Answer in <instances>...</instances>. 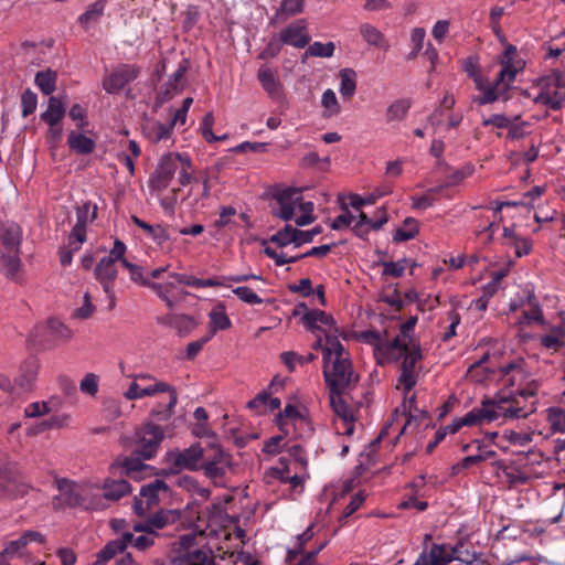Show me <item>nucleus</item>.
I'll use <instances>...</instances> for the list:
<instances>
[{
  "label": "nucleus",
  "mask_w": 565,
  "mask_h": 565,
  "mask_svg": "<svg viewBox=\"0 0 565 565\" xmlns=\"http://www.w3.org/2000/svg\"><path fill=\"white\" fill-rule=\"evenodd\" d=\"M323 377L329 392L345 393L359 382L349 352L337 335L327 334L323 348Z\"/></svg>",
  "instance_id": "1"
},
{
  "label": "nucleus",
  "mask_w": 565,
  "mask_h": 565,
  "mask_svg": "<svg viewBox=\"0 0 565 565\" xmlns=\"http://www.w3.org/2000/svg\"><path fill=\"white\" fill-rule=\"evenodd\" d=\"M192 168V160L186 153L169 152L163 154L159 163L149 178V186L153 191L161 192L166 190L172 181L175 173H178V182L184 186L193 180L190 170Z\"/></svg>",
  "instance_id": "2"
},
{
  "label": "nucleus",
  "mask_w": 565,
  "mask_h": 565,
  "mask_svg": "<svg viewBox=\"0 0 565 565\" xmlns=\"http://www.w3.org/2000/svg\"><path fill=\"white\" fill-rule=\"evenodd\" d=\"M486 407V420L488 423L502 419L526 418L536 411V401L522 402L513 395L498 394L493 399L483 401Z\"/></svg>",
  "instance_id": "3"
},
{
  "label": "nucleus",
  "mask_w": 565,
  "mask_h": 565,
  "mask_svg": "<svg viewBox=\"0 0 565 565\" xmlns=\"http://www.w3.org/2000/svg\"><path fill=\"white\" fill-rule=\"evenodd\" d=\"M500 373L502 385L511 388L514 396H518L522 402H537L536 394L540 383L530 377L523 359H518L500 366Z\"/></svg>",
  "instance_id": "4"
},
{
  "label": "nucleus",
  "mask_w": 565,
  "mask_h": 565,
  "mask_svg": "<svg viewBox=\"0 0 565 565\" xmlns=\"http://www.w3.org/2000/svg\"><path fill=\"white\" fill-rule=\"evenodd\" d=\"M157 537L147 531L122 532L120 536L109 541L97 554L95 565H105L108 561L114 558L117 554L124 553L130 546L138 552H146L154 546Z\"/></svg>",
  "instance_id": "5"
},
{
  "label": "nucleus",
  "mask_w": 565,
  "mask_h": 565,
  "mask_svg": "<svg viewBox=\"0 0 565 565\" xmlns=\"http://www.w3.org/2000/svg\"><path fill=\"white\" fill-rule=\"evenodd\" d=\"M159 393H168L169 402L166 407L158 404L152 408L150 415L158 420H168L173 415L174 407L178 404L177 390L170 384L161 381H154V383L141 386L137 381H134L124 393V396L128 401H135L146 396H153Z\"/></svg>",
  "instance_id": "6"
},
{
  "label": "nucleus",
  "mask_w": 565,
  "mask_h": 565,
  "mask_svg": "<svg viewBox=\"0 0 565 565\" xmlns=\"http://www.w3.org/2000/svg\"><path fill=\"white\" fill-rule=\"evenodd\" d=\"M402 359L399 366L401 374L397 380V388H402L405 394L412 391L417 382L416 364L423 359L422 349L418 342H411L406 350H401L395 359L390 362H396Z\"/></svg>",
  "instance_id": "7"
},
{
  "label": "nucleus",
  "mask_w": 565,
  "mask_h": 565,
  "mask_svg": "<svg viewBox=\"0 0 565 565\" xmlns=\"http://www.w3.org/2000/svg\"><path fill=\"white\" fill-rule=\"evenodd\" d=\"M164 438L161 426L153 423L145 424L136 434V452L142 459H151Z\"/></svg>",
  "instance_id": "8"
},
{
  "label": "nucleus",
  "mask_w": 565,
  "mask_h": 565,
  "mask_svg": "<svg viewBox=\"0 0 565 565\" xmlns=\"http://www.w3.org/2000/svg\"><path fill=\"white\" fill-rule=\"evenodd\" d=\"M361 339L373 347L374 358L377 364L384 365L399 354V340L383 339L375 330H367L361 333Z\"/></svg>",
  "instance_id": "9"
},
{
  "label": "nucleus",
  "mask_w": 565,
  "mask_h": 565,
  "mask_svg": "<svg viewBox=\"0 0 565 565\" xmlns=\"http://www.w3.org/2000/svg\"><path fill=\"white\" fill-rule=\"evenodd\" d=\"M231 466V455L225 452L220 446H213L210 450L204 451L201 469L207 478L215 481L223 478Z\"/></svg>",
  "instance_id": "10"
},
{
  "label": "nucleus",
  "mask_w": 565,
  "mask_h": 565,
  "mask_svg": "<svg viewBox=\"0 0 565 565\" xmlns=\"http://www.w3.org/2000/svg\"><path fill=\"white\" fill-rule=\"evenodd\" d=\"M273 199L277 203V207L273 210L275 216L282 221H291L295 216V209L302 200V190L299 188H285L276 190Z\"/></svg>",
  "instance_id": "11"
},
{
  "label": "nucleus",
  "mask_w": 565,
  "mask_h": 565,
  "mask_svg": "<svg viewBox=\"0 0 565 565\" xmlns=\"http://www.w3.org/2000/svg\"><path fill=\"white\" fill-rule=\"evenodd\" d=\"M204 451L201 445L196 443L183 450L170 451L168 456L175 471L183 469L196 471L201 469Z\"/></svg>",
  "instance_id": "12"
},
{
  "label": "nucleus",
  "mask_w": 565,
  "mask_h": 565,
  "mask_svg": "<svg viewBox=\"0 0 565 565\" xmlns=\"http://www.w3.org/2000/svg\"><path fill=\"white\" fill-rule=\"evenodd\" d=\"M140 74V67L132 64H119L103 79V88L108 94L118 93Z\"/></svg>",
  "instance_id": "13"
},
{
  "label": "nucleus",
  "mask_w": 565,
  "mask_h": 565,
  "mask_svg": "<svg viewBox=\"0 0 565 565\" xmlns=\"http://www.w3.org/2000/svg\"><path fill=\"white\" fill-rule=\"evenodd\" d=\"M330 405L337 415L334 426L338 434L351 436L354 433V416L352 409L344 402L342 394L329 392Z\"/></svg>",
  "instance_id": "14"
},
{
  "label": "nucleus",
  "mask_w": 565,
  "mask_h": 565,
  "mask_svg": "<svg viewBox=\"0 0 565 565\" xmlns=\"http://www.w3.org/2000/svg\"><path fill=\"white\" fill-rule=\"evenodd\" d=\"M179 519V513L174 510H159L152 515H149L142 521L132 524L134 531H149L157 539L161 537L160 531L175 523Z\"/></svg>",
  "instance_id": "15"
},
{
  "label": "nucleus",
  "mask_w": 565,
  "mask_h": 565,
  "mask_svg": "<svg viewBox=\"0 0 565 565\" xmlns=\"http://www.w3.org/2000/svg\"><path fill=\"white\" fill-rule=\"evenodd\" d=\"M191 66L190 60L183 57L179 64L178 68L171 75L170 79L163 84L158 93V100L160 103H166L170 100L173 96L181 93L186 86L185 74Z\"/></svg>",
  "instance_id": "16"
},
{
  "label": "nucleus",
  "mask_w": 565,
  "mask_h": 565,
  "mask_svg": "<svg viewBox=\"0 0 565 565\" xmlns=\"http://www.w3.org/2000/svg\"><path fill=\"white\" fill-rule=\"evenodd\" d=\"M102 489L103 497L95 498L89 508L94 510H102L105 508L103 504V499L109 501H118L122 497L129 494L132 490L130 483L127 480L122 478L115 479L113 477H108L104 480Z\"/></svg>",
  "instance_id": "17"
},
{
  "label": "nucleus",
  "mask_w": 565,
  "mask_h": 565,
  "mask_svg": "<svg viewBox=\"0 0 565 565\" xmlns=\"http://www.w3.org/2000/svg\"><path fill=\"white\" fill-rule=\"evenodd\" d=\"M55 483L60 492L53 499V504L56 509L76 508L84 504L79 487L75 482L61 478L56 479Z\"/></svg>",
  "instance_id": "18"
},
{
  "label": "nucleus",
  "mask_w": 565,
  "mask_h": 565,
  "mask_svg": "<svg viewBox=\"0 0 565 565\" xmlns=\"http://www.w3.org/2000/svg\"><path fill=\"white\" fill-rule=\"evenodd\" d=\"M302 324L310 331H321L327 339V334L337 335L338 328L333 317L322 310L312 309L301 318Z\"/></svg>",
  "instance_id": "19"
},
{
  "label": "nucleus",
  "mask_w": 565,
  "mask_h": 565,
  "mask_svg": "<svg viewBox=\"0 0 565 565\" xmlns=\"http://www.w3.org/2000/svg\"><path fill=\"white\" fill-rule=\"evenodd\" d=\"M97 205L89 201L76 207V223L70 233V235H72L76 239V242H86V227L88 224L93 223L97 218Z\"/></svg>",
  "instance_id": "20"
},
{
  "label": "nucleus",
  "mask_w": 565,
  "mask_h": 565,
  "mask_svg": "<svg viewBox=\"0 0 565 565\" xmlns=\"http://www.w3.org/2000/svg\"><path fill=\"white\" fill-rule=\"evenodd\" d=\"M500 63L502 68L498 73L499 82H508L509 84L515 79L516 74L525 66V62L518 57L516 47L512 44L505 46Z\"/></svg>",
  "instance_id": "21"
},
{
  "label": "nucleus",
  "mask_w": 565,
  "mask_h": 565,
  "mask_svg": "<svg viewBox=\"0 0 565 565\" xmlns=\"http://www.w3.org/2000/svg\"><path fill=\"white\" fill-rule=\"evenodd\" d=\"M95 278L103 286L104 291L110 298V308L115 305L113 291L114 282L117 278L116 263L111 258L103 257L95 267Z\"/></svg>",
  "instance_id": "22"
},
{
  "label": "nucleus",
  "mask_w": 565,
  "mask_h": 565,
  "mask_svg": "<svg viewBox=\"0 0 565 565\" xmlns=\"http://www.w3.org/2000/svg\"><path fill=\"white\" fill-rule=\"evenodd\" d=\"M40 369L39 360L35 356L25 359L14 379L17 390L20 392H30L34 388Z\"/></svg>",
  "instance_id": "23"
},
{
  "label": "nucleus",
  "mask_w": 565,
  "mask_h": 565,
  "mask_svg": "<svg viewBox=\"0 0 565 565\" xmlns=\"http://www.w3.org/2000/svg\"><path fill=\"white\" fill-rule=\"evenodd\" d=\"M279 36L284 44L291 45L297 49H303L311 40L307 32V24L303 19L288 24L280 31Z\"/></svg>",
  "instance_id": "24"
},
{
  "label": "nucleus",
  "mask_w": 565,
  "mask_h": 565,
  "mask_svg": "<svg viewBox=\"0 0 565 565\" xmlns=\"http://www.w3.org/2000/svg\"><path fill=\"white\" fill-rule=\"evenodd\" d=\"M460 558L454 553H448L446 544H431L429 551L424 550L417 557L414 565H448Z\"/></svg>",
  "instance_id": "25"
},
{
  "label": "nucleus",
  "mask_w": 565,
  "mask_h": 565,
  "mask_svg": "<svg viewBox=\"0 0 565 565\" xmlns=\"http://www.w3.org/2000/svg\"><path fill=\"white\" fill-rule=\"evenodd\" d=\"M477 88L482 92V95L473 98V102L478 105L492 104L503 95L509 87L508 82H499V76L494 79L492 85L484 86L481 79L476 81Z\"/></svg>",
  "instance_id": "26"
},
{
  "label": "nucleus",
  "mask_w": 565,
  "mask_h": 565,
  "mask_svg": "<svg viewBox=\"0 0 565 565\" xmlns=\"http://www.w3.org/2000/svg\"><path fill=\"white\" fill-rule=\"evenodd\" d=\"M540 85L541 92L534 98L535 104L548 106L553 110L561 109L565 102V92L554 88L553 85H546V83L540 82Z\"/></svg>",
  "instance_id": "27"
},
{
  "label": "nucleus",
  "mask_w": 565,
  "mask_h": 565,
  "mask_svg": "<svg viewBox=\"0 0 565 565\" xmlns=\"http://www.w3.org/2000/svg\"><path fill=\"white\" fill-rule=\"evenodd\" d=\"M0 241L8 252H20L21 227L14 222L0 223Z\"/></svg>",
  "instance_id": "28"
},
{
  "label": "nucleus",
  "mask_w": 565,
  "mask_h": 565,
  "mask_svg": "<svg viewBox=\"0 0 565 565\" xmlns=\"http://www.w3.org/2000/svg\"><path fill=\"white\" fill-rule=\"evenodd\" d=\"M257 78L264 88V90L268 94V96L273 99H278L281 96V85L279 79L277 78L275 72L267 65L264 64L258 68Z\"/></svg>",
  "instance_id": "29"
},
{
  "label": "nucleus",
  "mask_w": 565,
  "mask_h": 565,
  "mask_svg": "<svg viewBox=\"0 0 565 565\" xmlns=\"http://www.w3.org/2000/svg\"><path fill=\"white\" fill-rule=\"evenodd\" d=\"M142 468H145V465L139 457H118L110 466V473L113 476H130Z\"/></svg>",
  "instance_id": "30"
},
{
  "label": "nucleus",
  "mask_w": 565,
  "mask_h": 565,
  "mask_svg": "<svg viewBox=\"0 0 565 565\" xmlns=\"http://www.w3.org/2000/svg\"><path fill=\"white\" fill-rule=\"evenodd\" d=\"M209 318L210 330L206 335L210 337V339H212L217 331L227 330L232 326V322L228 316L226 315L224 307L221 305L214 307L211 310V312L209 313Z\"/></svg>",
  "instance_id": "31"
},
{
  "label": "nucleus",
  "mask_w": 565,
  "mask_h": 565,
  "mask_svg": "<svg viewBox=\"0 0 565 565\" xmlns=\"http://www.w3.org/2000/svg\"><path fill=\"white\" fill-rule=\"evenodd\" d=\"M359 30L362 39L367 44L379 47L383 51H388L390 44L386 41L384 34L377 28L370 23H362Z\"/></svg>",
  "instance_id": "32"
},
{
  "label": "nucleus",
  "mask_w": 565,
  "mask_h": 565,
  "mask_svg": "<svg viewBox=\"0 0 565 565\" xmlns=\"http://www.w3.org/2000/svg\"><path fill=\"white\" fill-rule=\"evenodd\" d=\"M163 323L175 329L180 335L189 334L195 327V320L186 315L169 313L163 318Z\"/></svg>",
  "instance_id": "33"
},
{
  "label": "nucleus",
  "mask_w": 565,
  "mask_h": 565,
  "mask_svg": "<svg viewBox=\"0 0 565 565\" xmlns=\"http://www.w3.org/2000/svg\"><path fill=\"white\" fill-rule=\"evenodd\" d=\"M411 107L412 100L409 98H398L392 102L385 110V121L391 124L404 120L407 117Z\"/></svg>",
  "instance_id": "34"
},
{
  "label": "nucleus",
  "mask_w": 565,
  "mask_h": 565,
  "mask_svg": "<svg viewBox=\"0 0 565 565\" xmlns=\"http://www.w3.org/2000/svg\"><path fill=\"white\" fill-rule=\"evenodd\" d=\"M194 531L200 535H215L217 533V516L212 515L209 508L202 510L194 523Z\"/></svg>",
  "instance_id": "35"
},
{
  "label": "nucleus",
  "mask_w": 565,
  "mask_h": 565,
  "mask_svg": "<svg viewBox=\"0 0 565 565\" xmlns=\"http://www.w3.org/2000/svg\"><path fill=\"white\" fill-rule=\"evenodd\" d=\"M19 254L20 252L0 253V271L11 280H17L22 266Z\"/></svg>",
  "instance_id": "36"
},
{
  "label": "nucleus",
  "mask_w": 565,
  "mask_h": 565,
  "mask_svg": "<svg viewBox=\"0 0 565 565\" xmlns=\"http://www.w3.org/2000/svg\"><path fill=\"white\" fill-rule=\"evenodd\" d=\"M64 105L57 97L51 96L49 98L46 110L41 114V119L49 126H56L64 118Z\"/></svg>",
  "instance_id": "37"
},
{
  "label": "nucleus",
  "mask_w": 565,
  "mask_h": 565,
  "mask_svg": "<svg viewBox=\"0 0 565 565\" xmlns=\"http://www.w3.org/2000/svg\"><path fill=\"white\" fill-rule=\"evenodd\" d=\"M67 145L71 150L78 154H89L95 150V141L83 134L71 131L67 137Z\"/></svg>",
  "instance_id": "38"
},
{
  "label": "nucleus",
  "mask_w": 565,
  "mask_h": 565,
  "mask_svg": "<svg viewBox=\"0 0 565 565\" xmlns=\"http://www.w3.org/2000/svg\"><path fill=\"white\" fill-rule=\"evenodd\" d=\"M28 491L29 487L26 484L19 486L17 491L13 489L4 459L0 456V495H23Z\"/></svg>",
  "instance_id": "39"
},
{
  "label": "nucleus",
  "mask_w": 565,
  "mask_h": 565,
  "mask_svg": "<svg viewBox=\"0 0 565 565\" xmlns=\"http://www.w3.org/2000/svg\"><path fill=\"white\" fill-rule=\"evenodd\" d=\"M160 491H168V484L163 480L154 479L141 487L139 495L145 499L148 507L152 508L159 501Z\"/></svg>",
  "instance_id": "40"
},
{
  "label": "nucleus",
  "mask_w": 565,
  "mask_h": 565,
  "mask_svg": "<svg viewBox=\"0 0 565 565\" xmlns=\"http://www.w3.org/2000/svg\"><path fill=\"white\" fill-rule=\"evenodd\" d=\"M305 9V0H282L276 10L273 21L285 22L288 18L301 13Z\"/></svg>",
  "instance_id": "41"
},
{
  "label": "nucleus",
  "mask_w": 565,
  "mask_h": 565,
  "mask_svg": "<svg viewBox=\"0 0 565 565\" xmlns=\"http://www.w3.org/2000/svg\"><path fill=\"white\" fill-rule=\"evenodd\" d=\"M502 477L508 483L509 488L526 484L530 480V476L526 471L520 469L514 465H500Z\"/></svg>",
  "instance_id": "42"
},
{
  "label": "nucleus",
  "mask_w": 565,
  "mask_h": 565,
  "mask_svg": "<svg viewBox=\"0 0 565 565\" xmlns=\"http://www.w3.org/2000/svg\"><path fill=\"white\" fill-rule=\"evenodd\" d=\"M392 192V186L388 184H385L381 188L375 189L372 193H370L367 196L362 198L359 194H350V205L353 209H361L364 205H371L374 204L380 198L387 195Z\"/></svg>",
  "instance_id": "43"
},
{
  "label": "nucleus",
  "mask_w": 565,
  "mask_h": 565,
  "mask_svg": "<svg viewBox=\"0 0 565 565\" xmlns=\"http://www.w3.org/2000/svg\"><path fill=\"white\" fill-rule=\"evenodd\" d=\"M105 7V0H97L89 4L86 11L78 17L79 24L87 29L89 24L97 23L104 14Z\"/></svg>",
  "instance_id": "44"
},
{
  "label": "nucleus",
  "mask_w": 565,
  "mask_h": 565,
  "mask_svg": "<svg viewBox=\"0 0 565 565\" xmlns=\"http://www.w3.org/2000/svg\"><path fill=\"white\" fill-rule=\"evenodd\" d=\"M131 221L138 227L142 228L159 245H162L170 239V235L168 234L167 230L160 225H150L136 215L131 216Z\"/></svg>",
  "instance_id": "45"
},
{
  "label": "nucleus",
  "mask_w": 565,
  "mask_h": 565,
  "mask_svg": "<svg viewBox=\"0 0 565 565\" xmlns=\"http://www.w3.org/2000/svg\"><path fill=\"white\" fill-rule=\"evenodd\" d=\"M303 417L295 405L287 404L282 412H280L276 418L277 425L281 431L288 434V423L296 424L302 422Z\"/></svg>",
  "instance_id": "46"
},
{
  "label": "nucleus",
  "mask_w": 565,
  "mask_h": 565,
  "mask_svg": "<svg viewBox=\"0 0 565 565\" xmlns=\"http://www.w3.org/2000/svg\"><path fill=\"white\" fill-rule=\"evenodd\" d=\"M356 90V73L352 68L340 71L339 92L343 97L351 98Z\"/></svg>",
  "instance_id": "47"
},
{
  "label": "nucleus",
  "mask_w": 565,
  "mask_h": 565,
  "mask_svg": "<svg viewBox=\"0 0 565 565\" xmlns=\"http://www.w3.org/2000/svg\"><path fill=\"white\" fill-rule=\"evenodd\" d=\"M56 72L47 68L38 72L34 82L44 95H51L56 88Z\"/></svg>",
  "instance_id": "48"
},
{
  "label": "nucleus",
  "mask_w": 565,
  "mask_h": 565,
  "mask_svg": "<svg viewBox=\"0 0 565 565\" xmlns=\"http://www.w3.org/2000/svg\"><path fill=\"white\" fill-rule=\"evenodd\" d=\"M317 359V354L315 353H308L306 355H300L294 351H287L282 352L280 354L281 362L286 365V367L289 370V372H294L296 369V365H305L308 364Z\"/></svg>",
  "instance_id": "49"
},
{
  "label": "nucleus",
  "mask_w": 565,
  "mask_h": 565,
  "mask_svg": "<svg viewBox=\"0 0 565 565\" xmlns=\"http://www.w3.org/2000/svg\"><path fill=\"white\" fill-rule=\"evenodd\" d=\"M270 242L280 247L287 246L289 244H295L296 247H299L297 228L287 224L284 228L270 237Z\"/></svg>",
  "instance_id": "50"
},
{
  "label": "nucleus",
  "mask_w": 565,
  "mask_h": 565,
  "mask_svg": "<svg viewBox=\"0 0 565 565\" xmlns=\"http://www.w3.org/2000/svg\"><path fill=\"white\" fill-rule=\"evenodd\" d=\"M418 234V224L417 221L413 217H406L404 221V226L398 227L393 236V241L395 243H402L409 239H413Z\"/></svg>",
  "instance_id": "51"
},
{
  "label": "nucleus",
  "mask_w": 565,
  "mask_h": 565,
  "mask_svg": "<svg viewBox=\"0 0 565 565\" xmlns=\"http://www.w3.org/2000/svg\"><path fill=\"white\" fill-rule=\"evenodd\" d=\"M534 298L535 297L533 295H529L527 301L530 309L522 311V316L518 320L519 324H531L532 322L542 323L544 321L541 307L536 302L532 301Z\"/></svg>",
  "instance_id": "52"
},
{
  "label": "nucleus",
  "mask_w": 565,
  "mask_h": 565,
  "mask_svg": "<svg viewBox=\"0 0 565 565\" xmlns=\"http://www.w3.org/2000/svg\"><path fill=\"white\" fill-rule=\"evenodd\" d=\"M281 402L278 397H271L268 393H259L255 398L247 403L248 408L259 409L260 407L276 411L280 407Z\"/></svg>",
  "instance_id": "53"
},
{
  "label": "nucleus",
  "mask_w": 565,
  "mask_h": 565,
  "mask_svg": "<svg viewBox=\"0 0 565 565\" xmlns=\"http://www.w3.org/2000/svg\"><path fill=\"white\" fill-rule=\"evenodd\" d=\"M83 244L84 243L76 242L72 235H68L67 244L58 249L60 263L63 267L72 264L74 253L78 252Z\"/></svg>",
  "instance_id": "54"
},
{
  "label": "nucleus",
  "mask_w": 565,
  "mask_h": 565,
  "mask_svg": "<svg viewBox=\"0 0 565 565\" xmlns=\"http://www.w3.org/2000/svg\"><path fill=\"white\" fill-rule=\"evenodd\" d=\"M147 130L149 139L157 143L171 137L173 124L152 122L147 127Z\"/></svg>",
  "instance_id": "55"
},
{
  "label": "nucleus",
  "mask_w": 565,
  "mask_h": 565,
  "mask_svg": "<svg viewBox=\"0 0 565 565\" xmlns=\"http://www.w3.org/2000/svg\"><path fill=\"white\" fill-rule=\"evenodd\" d=\"M417 322V317L408 318L404 323L399 327V333L393 340H399V352L401 350H406V345L411 344V342H417L411 337V332L414 330Z\"/></svg>",
  "instance_id": "56"
},
{
  "label": "nucleus",
  "mask_w": 565,
  "mask_h": 565,
  "mask_svg": "<svg viewBox=\"0 0 565 565\" xmlns=\"http://www.w3.org/2000/svg\"><path fill=\"white\" fill-rule=\"evenodd\" d=\"M547 422L553 431L565 433V411L561 407L547 409Z\"/></svg>",
  "instance_id": "57"
},
{
  "label": "nucleus",
  "mask_w": 565,
  "mask_h": 565,
  "mask_svg": "<svg viewBox=\"0 0 565 565\" xmlns=\"http://www.w3.org/2000/svg\"><path fill=\"white\" fill-rule=\"evenodd\" d=\"M334 49L335 46L333 42H313L308 46L306 55L318 57H331L334 53Z\"/></svg>",
  "instance_id": "58"
},
{
  "label": "nucleus",
  "mask_w": 565,
  "mask_h": 565,
  "mask_svg": "<svg viewBox=\"0 0 565 565\" xmlns=\"http://www.w3.org/2000/svg\"><path fill=\"white\" fill-rule=\"evenodd\" d=\"M122 266L129 270L130 279L141 286L149 287L152 282L148 277L143 275L141 266L135 265L127 259H122Z\"/></svg>",
  "instance_id": "59"
},
{
  "label": "nucleus",
  "mask_w": 565,
  "mask_h": 565,
  "mask_svg": "<svg viewBox=\"0 0 565 565\" xmlns=\"http://www.w3.org/2000/svg\"><path fill=\"white\" fill-rule=\"evenodd\" d=\"M321 105L326 108L328 111L327 116H334L338 115L341 111V107L338 103V98L335 96V93L332 89H327L322 94L321 98Z\"/></svg>",
  "instance_id": "60"
},
{
  "label": "nucleus",
  "mask_w": 565,
  "mask_h": 565,
  "mask_svg": "<svg viewBox=\"0 0 565 565\" xmlns=\"http://www.w3.org/2000/svg\"><path fill=\"white\" fill-rule=\"evenodd\" d=\"M22 116L28 117L33 114L38 106V96L31 89H25L21 95Z\"/></svg>",
  "instance_id": "61"
},
{
  "label": "nucleus",
  "mask_w": 565,
  "mask_h": 565,
  "mask_svg": "<svg viewBox=\"0 0 565 565\" xmlns=\"http://www.w3.org/2000/svg\"><path fill=\"white\" fill-rule=\"evenodd\" d=\"M364 501H365V494L361 491H359L354 495H352L350 502L347 504L341 516L339 518V522H341L343 524L344 520H347L355 511H358Z\"/></svg>",
  "instance_id": "62"
},
{
  "label": "nucleus",
  "mask_w": 565,
  "mask_h": 565,
  "mask_svg": "<svg viewBox=\"0 0 565 565\" xmlns=\"http://www.w3.org/2000/svg\"><path fill=\"white\" fill-rule=\"evenodd\" d=\"M408 260L406 258L399 259L397 262H385L383 263V275L392 276V277H402Z\"/></svg>",
  "instance_id": "63"
},
{
  "label": "nucleus",
  "mask_w": 565,
  "mask_h": 565,
  "mask_svg": "<svg viewBox=\"0 0 565 565\" xmlns=\"http://www.w3.org/2000/svg\"><path fill=\"white\" fill-rule=\"evenodd\" d=\"M233 292L238 297V299L248 305L263 303V299L247 286L236 287L233 289Z\"/></svg>",
  "instance_id": "64"
}]
</instances>
